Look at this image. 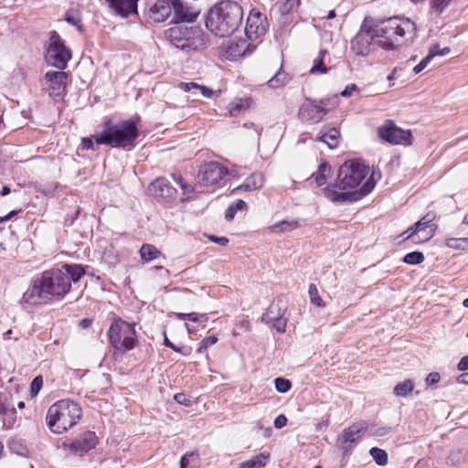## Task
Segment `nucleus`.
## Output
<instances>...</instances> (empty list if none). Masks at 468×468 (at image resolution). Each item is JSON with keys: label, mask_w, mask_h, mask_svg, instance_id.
Returning <instances> with one entry per match:
<instances>
[{"label": "nucleus", "mask_w": 468, "mask_h": 468, "mask_svg": "<svg viewBox=\"0 0 468 468\" xmlns=\"http://www.w3.org/2000/svg\"><path fill=\"white\" fill-rule=\"evenodd\" d=\"M243 21V9L239 4L224 0L215 4L207 12L205 26L208 31L218 37L233 35Z\"/></svg>", "instance_id": "nucleus-3"}, {"label": "nucleus", "mask_w": 468, "mask_h": 468, "mask_svg": "<svg viewBox=\"0 0 468 468\" xmlns=\"http://www.w3.org/2000/svg\"><path fill=\"white\" fill-rule=\"evenodd\" d=\"M340 132L335 127L324 126L321 129L317 141L324 143L330 149L335 148L339 144Z\"/></svg>", "instance_id": "nucleus-24"}, {"label": "nucleus", "mask_w": 468, "mask_h": 468, "mask_svg": "<svg viewBox=\"0 0 468 468\" xmlns=\"http://www.w3.org/2000/svg\"><path fill=\"white\" fill-rule=\"evenodd\" d=\"M326 53V50L320 51L319 58L314 59V65L310 69L311 74H324L328 71V69L324 64V57Z\"/></svg>", "instance_id": "nucleus-30"}, {"label": "nucleus", "mask_w": 468, "mask_h": 468, "mask_svg": "<svg viewBox=\"0 0 468 468\" xmlns=\"http://www.w3.org/2000/svg\"><path fill=\"white\" fill-rule=\"evenodd\" d=\"M65 20L72 25V26H76L78 27V29L80 31H81V25H80V18L78 16H73V15H70L69 13H66V16H65Z\"/></svg>", "instance_id": "nucleus-49"}, {"label": "nucleus", "mask_w": 468, "mask_h": 468, "mask_svg": "<svg viewBox=\"0 0 468 468\" xmlns=\"http://www.w3.org/2000/svg\"><path fill=\"white\" fill-rule=\"evenodd\" d=\"M233 209L237 212L239 210H242V209H245L247 207V204L245 201L241 200V199H238L236 200V202L232 205H230Z\"/></svg>", "instance_id": "nucleus-60"}, {"label": "nucleus", "mask_w": 468, "mask_h": 468, "mask_svg": "<svg viewBox=\"0 0 468 468\" xmlns=\"http://www.w3.org/2000/svg\"><path fill=\"white\" fill-rule=\"evenodd\" d=\"M457 368L460 371H465L468 370V356H465L461 358L457 365Z\"/></svg>", "instance_id": "nucleus-57"}, {"label": "nucleus", "mask_w": 468, "mask_h": 468, "mask_svg": "<svg viewBox=\"0 0 468 468\" xmlns=\"http://www.w3.org/2000/svg\"><path fill=\"white\" fill-rule=\"evenodd\" d=\"M378 135L381 139L392 144L410 145L412 144L410 131L399 128L391 121H387L383 126L378 128Z\"/></svg>", "instance_id": "nucleus-13"}, {"label": "nucleus", "mask_w": 468, "mask_h": 468, "mask_svg": "<svg viewBox=\"0 0 468 468\" xmlns=\"http://www.w3.org/2000/svg\"><path fill=\"white\" fill-rule=\"evenodd\" d=\"M436 53V48L432 51H429V54L424 58H422V60L419 64H417L414 67V73L419 74L420 72H421L428 66L430 61L435 57Z\"/></svg>", "instance_id": "nucleus-38"}, {"label": "nucleus", "mask_w": 468, "mask_h": 468, "mask_svg": "<svg viewBox=\"0 0 468 468\" xmlns=\"http://www.w3.org/2000/svg\"><path fill=\"white\" fill-rule=\"evenodd\" d=\"M173 6V0H157L149 9L147 20L153 24L166 21L172 17Z\"/></svg>", "instance_id": "nucleus-18"}, {"label": "nucleus", "mask_w": 468, "mask_h": 468, "mask_svg": "<svg viewBox=\"0 0 468 468\" xmlns=\"http://www.w3.org/2000/svg\"><path fill=\"white\" fill-rule=\"evenodd\" d=\"M244 108L242 100H238L231 102L229 106V112L230 115L236 116Z\"/></svg>", "instance_id": "nucleus-46"}, {"label": "nucleus", "mask_w": 468, "mask_h": 468, "mask_svg": "<svg viewBox=\"0 0 468 468\" xmlns=\"http://www.w3.org/2000/svg\"><path fill=\"white\" fill-rule=\"evenodd\" d=\"M106 2L122 17H127L131 14H137L138 0H106Z\"/></svg>", "instance_id": "nucleus-23"}, {"label": "nucleus", "mask_w": 468, "mask_h": 468, "mask_svg": "<svg viewBox=\"0 0 468 468\" xmlns=\"http://www.w3.org/2000/svg\"><path fill=\"white\" fill-rule=\"evenodd\" d=\"M308 293L310 296V301L313 304H314L318 307L324 306V303L323 299L321 298V296L319 295L317 287L314 283H311L309 285Z\"/></svg>", "instance_id": "nucleus-34"}, {"label": "nucleus", "mask_w": 468, "mask_h": 468, "mask_svg": "<svg viewBox=\"0 0 468 468\" xmlns=\"http://www.w3.org/2000/svg\"><path fill=\"white\" fill-rule=\"evenodd\" d=\"M174 399L181 405L188 406L190 405L191 399L188 396L184 393H177L174 396Z\"/></svg>", "instance_id": "nucleus-50"}, {"label": "nucleus", "mask_w": 468, "mask_h": 468, "mask_svg": "<svg viewBox=\"0 0 468 468\" xmlns=\"http://www.w3.org/2000/svg\"><path fill=\"white\" fill-rule=\"evenodd\" d=\"M81 417V408L75 402L63 399L53 404L48 410L47 422L55 433L66 431Z\"/></svg>", "instance_id": "nucleus-6"}, {"label": "nucleus", "mask_w": 468, "mask_h": 468, "mask_svg": "<svg viewBox=\"0 0 468 468\" xmlns=\"http://www.w3.org/2000/svg\"><path fill=\"white\" fill-rule=\"evenodd\" d=\"M375 186L369 166L360 160H348L339 167L335 183L325 186L323 193L335 203L354 202L368 195Z\"/></svg>", "instance_id": "nucleus-1"}, {"label": "nucleus", "mask_w": 468, "mask_h": 468, "mask_svg": "<svg viewBox=\"0 0 468 468\" xmlns=\"http://www.w3.org/2000/svg\"><path fill=\"white\" fill-rule=\"evenodd\" d=\"M268 457V454L265 455L263 453H261L259 455L254 456L250 460L242 463L239 465V468H263L266 465V460Z\"/></svg>", "instance_id": "nucleus-27"}, {"label": "nucleus", "mask_w": 468, "mask_h": 468, "mask_svg": "<svg viewBox=\"0 0 468 468\" xmlns=\"http://www.w3.org/2000/svg\"><path fill=\"white\" fill-rule=\"evenodd\" d=\"M197 90H199L202 93V95L206 98H211L213 95V90L206 86H202L198 84V87H197Z\"/></svg>", "instance_id": "nucleus-58"}, {"label": "nucleus", "mask_w": 468, "mask_h": 468, "mask_svg": "<svg viewBox=\"0 0 468 468\" xmlns=\"http://www.w3.org/2000/svg\"><path fill=\"white\" fill-rule=\"evenodd\" d=\"M380 47V39L375 28L367 19L351 40V50L357 56L366 57Z\"/></svg>", "instance_id": "nucleus-9"}, {"label": "nucleus", "mask_w": 468, "mask_h": 468, "mask_svg": "<svg viewBox=\"0 0 468 468\" xmlns=\"http://www.w3.org/2000/svg\"><path fill=\"white\" fill-rule=\"evenodd\" d=\"M380 39V48L386 50L411 42L416 37V26L409 18L394 16L373 26Z\"/></svg>", "instance_id": "nucleus-4"}, {"label": "nucleus", "mask_w": 468, "mask_h": 468, "mask_svg": "<svg viewBox=\"0 0 468 468\" xmlns=\"http://www.w3.org/2000/svg\"><path fill=\"white\" fill-rule=\"evenodd\" d=\"M197 87H198V84L196 82H180L178 84V88L186 92H189L194 89L197 90Z\"/></svg>", "instance_id": "nucleus-51"}, {"label": "nucleus", "mask_w": 468, "mask_h": 468, "mask_svg": "<svg viewBox=\"0 0 468 468\" xmlns=\"http://www.w3.org/2000/svg\"><path fill=\"white\" fill-rule=\"evenodd\" d=\"M173 178L180 185L184 195H189L194 191V187L191 185L184 182L180 175L173 174Z\"/></svg>", "instance_id": "nucleus-41"}, {"label": "nucleus", "mask_w": 468, "mask_h": 468, "mask_svg": "<svg viewBox=\"0 0 468 468\" xmlns=\"http://www.w3.org/2000/svg\"><path fill=\"white\" fill-rule=\"evenodd\" d=\"M176 317L179 320H189L192 322H199V321H207V315L206 314H199L197 313H189V314H184V313H176L175 314Z\"/></svg>", "instance_id": "nucleus-36"}, {"label": "nucleus", "mask_w": 468, "mask_h": 468, "mask_svg": "<svg viewBox=\"0 0 468 468\" xmlns=\"http://www.w3.org/2000/svg\"><path fill=\"white\" fill-rule=\"evenodd\" d=\"M275 389L279 393H286L292 388V383L289 379L283 378H277L274 379Z\"/></svg>", "instance_id": "nucleus-37"}, {"label": "nucleus", "mask_w": 468, "mask_h": 468, "mask_svg": "<svg viewBox=\"0 0 468 468\" xmlns=\"http://www.w3.org/2000/svg\"><path fill=\"white\" fill-rule=\"evenodd\" d=\"M331 176V166L328 163L323 162L318 166V170L316 173L312 175V178H314V181L318 186H323L326 183L328 177Z\"/></svg>", "instance_id": "nucleus-26"}, {"label": "nucleus", "mask_w": 468, "mask_h": 468, "mask_svg": "<svg viewBox=\"0 0 468 468\" xmlns=\"http://www.w3.org/2000/svg\"><path fill=\"white\" fill-rule=\"evenodd\" d=\"M228 173L227 168L217 162H209L200 166L197 182L205 186L217 185Z\"/></svg>", "instance_id": "nucleus-15"}, {"label": "nucleus", "mask_w": 468, "mask_h": 468, "mask_svg": "<svg viewBox=\"0 0 468 468\" xmlns=\"http://www.w3.org/2000/svg\"><path fill=\"white\" fill-rule=\"evenodd\" d=\"M287 424V418L281 414L277 416L274 420V427L276 429H282Z\"/></svg>", "instance_id": "nucleus-52"}, {"label": "nucleus", "mask_w": 468, "mask_h": 468, "mask_svg": "<svg viewBox=\"0 0 468 468\" xmlns=\"http://www.w3.org/2000/svg\"><path fill=\"white\" fill-rule=\"evenodd\" d=\"M171 23L182 24L194 22L199 12L186 5L182 0H173Z\"/></svg>", "instance_id": "nucleus-21"}, {"label": "nucleus", "mask_w": 468, "mask_h": 468, "mask_svg": "<svg viewBox=\"0 0 468 468\" xmlns=\"http://www.w3.org/2000/svg\"><path fill=\"white\" fill-rule=\"evenodd\" d=\"M370 454L378 465L383 466L388 463V453L384 450L373 447L370 450Z\"/></svg>", "instance_id": "nucleus-32"}, {"label": "nucleus", "mask_w": 468, "mask_h": 468, "mask_svg": "<svg viewBox=\"0 0 468 468\" xmlns=\"http://www.w3.org/2000/svg\"><path fill=\"white\" fill-rule=\"evenodd\" d=\"M164 345L167 347H170L171 349H173L176 352H179V348L176 347L173 343H171L166 336L165 337Z\"/></svg>", "instance_id": "nucleus-64"}, {"label": "nucleus", "mask_w": 468, "mask_h": 468, "mask_svg": "<svg viewBox=\"0 0 468 468\" xmlns=\"http://www.w3.org/2000/svg\"><path fill=\"white\" fill-rule=\"evenodd\" d=\"M287 310V303L282 298H277L273 301L267 311L262 314L261 321L266 324H271V321L284 316Z\"/></svg>", "instance_id": "nucleus-22"}, {"label": "nucleus", "mask_w": 468, "mask_h": 468, "mask_svg": "<svg viewBox=\"0 0 468 468\" xmlns=\"http://www.w3.org/2000/svg\"><path fill=\"white\" fill-rule=\"evenodd\" d=\"M264 177L262 174L255 173L248 177L244 183L239 186L236 190L253 191L262 187Z\"/></svg>", "instance_id": "nucleus-25"}, {"label": "nucleus", "mask_w": 468, "mask_h": 468, "mask_svg": "<svg viewBox=\"0 0 468 468\" xmlns=\"http://www.w3.org/2000/svg\"><path fill=\"white\" fill-rule=\"evenodd\" d=\"M148 191L153 197L166 202L173 200L177 193L176 189L164 177H159L152 182L148 186Z\"/></svg>", "instance_id": "nucleus-20"}, {"label": "nucleus", "mask_w": 468, "mask_h": 468, "mask_svg": "<svg viewBox=\"0 0 468 468\" xmlns=\"http://www.w3.org/2000/svg\"><path fill=\"white\" fill-rule=\"evenodd\" d=\"M367 423L365 421H359L353 423L348 428L345 429L342 433V437L339 439L341 441V449L345 452H348L352 449V444L356 443L367 430Z\"/></svg>", "instance_id": "nucleus-19"}, {"label": "nucleus", "mask_w": 468, "mask_h": 468, "mask_svg": "<svg viewBox=\"0 0 468 468\" xmlns=\"http://www.w3.org/2000/svg\"><path fill=\"white\" fill-rule=\"evenodd\" d=\"M45 79L49 82V96L55 101L61 100L66 91L68 74L63 71V69H59L58 71H48L45 74Z\"/></svg>", "instance_id": "nucleus-16"}, {"label": "nucleus", "mask_w": 468, "mask_h": 468, "mask_svg": "<svg viewBox=\"0 0 468 468\" xmlns=\"http://www.w3.org/2000/svg\"><path fill=\"white\" fill-rule=\"evenodd\" d=\"M276 8L278 9L279 13L282 16H285L290 13L293 6V1L292 0H281L276 3Z\"/></svg>", "instance_id": "nucleus-39"}, {"label": "nucleus", "mask_w": 468, "mask_h": 468, "mask_svg": "<svg viewBox=\"0 0 468 468\" xmlns=\"http://www.w3.org/2000/svg\"><path fill=\"white\" fill-rule=\"evenodd\" d=\"M268 27L266 16L252 10L247 17L245 35L250 41H259L266 34Z\"/></svg>", "instance_id": "nucleus-14"}, {"label": "nucleus", "mask_w": 468, "mask_h": 468, "mask_svg": "<svg viewBox=\"0 0 468 468\" xmlns=\"http://www.w3.org/2000/svg\"><path fill=\"white\" fill-rule=\"evenodd\" d=\"M98 443V437L95 432L88 431L80 434L69 444V450L78 455H83L95 448Z\"/></svg>", "instance_id": "nucleus-17"}, {"label": "nucleus", "mask_w": 468, "mask_h": 468, "mask_svg": "<svg viewBox=\"0 0 468 468\" xmlns=\"http://www.w3.org/2000/svg\"><path fill=\"white\" fill-rule=\"evenodd\" d=\"M440 375L437 372L430 373L426 378V383L428 385H434L437 384L440 381Z\"/></svg>", "instance_id": "nucleus-53"}, {"label": "nucleus", "mask_w": 468, "mask_h": 468, "mask_svg": "<svg viewBox=\"0 0 468 468\" xmlns=\"http://www.w3.org/2000/svg\"><path fill=\"white\" fill-rule=\"evenodd\" d=\"M326 101L320 100L319 101L305 98L299 109V118L303 122H309L312 123H318L327 113L324 106Z\"/></svg>", "instance_id": "nucleus-12"}, {"label": "nucleus", "mask_w": 468, "mask_h": 468, "mask_svg": "<svg viewBox=\"0 0 468 468\" xmlns=\"http://www.w3.org/2000/svg\"><path fill=\"white\" fill-rule=\"evenodd\" d=\"M235 214H236V211L233 209V207L231 206H229L225 212V218L228 221H230L231 219H233Z\"/></svg>", "instance_id": "nucleus-61"}, {"label": "nucleus", "mask_w": 468, "mask_h": 468, "mask_svg": "<svg viewBox=\"0 0 468 468\" xmlns=\"http://www.w3.org/2000/svg\"><path fill=\"white\" fill-rule=\"evenodd\" d=\"M356 84H351V85H348L346 87V89L341 91V95L343 97H349L352 95L353 91L356 90Z\"/></svg>", "instance_id": "nucleus-59"}, {"label": "nucleus", "mask_w": 468, "mask_h": 468, "mask_svg": "<svg viewBox=\"0 0 468 468\" xmlns=\"http://www.w3.org/2000/svg\"><path fill=\"white\" fill-rule=\"evenodd\" d=\"M413 390V383L410 379H406L395 386L393 393L398 397H405Z\"/></svg>", "instance_id": "nucleus-31"}, {"label": "nucleus", "mask_w": 468, "mask_h": 468, "mask_svg": "<svg viewBox=\"0 0 468 468\" xmlns=\"http://www.w3.org/2000/svg\"><path fill=\"white\" fill-rule=\"evenodd\" d=\"M296 228H298V222L296 220H282L272 225L270 229L272 232L281 233L295 229Z\"/></svg>", "instance_id": "nucleus-29"}, {"label": "nucleus", "mask_w": 468, "mask_h": 468, "mask_svg": "<svg viewBox=\"0 0 468 468\" xmlns=\"http://www.w3.org/2000/svg\"><path fill=\"white\" fill-rule=\"evenodd\" d=\"M138 136L136 122L129 119L113 125L107 124L101 133L94 135V140L97 145L106 144L113 148L131 150Z\"/></svg>", "instance_id": "nucleus-5"}, {"label": "nucleus", "mask_w": 468, "mask_h": 468, "mask_svg": "<svg viewBox=\"0 0 468 468\" xmlns=\"http://www.w3.org/2000/svg\"><path fill=\"white\" fill-rule=\"evenodd\" d=\"M423 261H424V255L422 252H420V251H413V252L407 253L403 258V261L405 263L411 264V265L420 264Z\"/></svg>", "instance_id": "nucleus-35"}, {"label": "nucleus", "mask_w": 468, "mask_h": 468, "mask_svg": "<svg viewBox=\"0 0 468 468\" xmlns=\"http://www.w3.org/2000/svg\"><path fill=\"white\" fill-rule=\"evenodd\" d=\"M172 45L183 51L197 50L206 45L204 36L197 29L180 24L165 32Z\"/></svg>", "instance_id": "nucleus-8"}, {"label": "nucleus", "mask_w": 468, "mask_h": 468, "mask_svg": "<svg viewBox=\"0 0 468 468\" xmlns=\"http://www.w3.org/2000/svg\"><path fill=\"white\" fill-rule=\"evenodd\" d=\"M452 0H431V6L433 11L441 13L451 3Z\"/></svg>", "instance_id": "nucleus-43"}, {"label": "nucleus", "mask_w": 468, "mask_h": 468, "mask_svg": "<svg viewBox=\"0 0 468 468\" xmlns=\"http://www.w3.org/2000/svg\"><path fill=\"white\" fill-rule=\"evenodd\" d=\"M10 404L8 403L7 396L0 393V415L6 414L9 410Z\"/></svg>", "instance_id": "nucleus-48"}, {"label": "nucleus", "mask_w": 468, "mask_h": 468, "mask_svg": "<svg viewBox=\"0 0 468 468\" xmlns=\"http://www.w3.org/2000/svg\"><path fill=\"white\" fill-rule=\"evenodd\" d=\"M134 324L114 319L108 330L110 346L121 354L133 350L138 344Z\"/></svg>", "instance_id": "nucleus-7"}, {"label": "nucleus", "mask_w": 468, "mask_h": 468, "mask_svg": "<svg viewBox=\"0 0 468 468\" xmlns=\"http://www.w3.org/2000/svg\"><path fill=\"white\" fill-rule=\"evenodd\" d=\"M84 274L85 270L80 264H64L59 269L46 271L24 292L22 300L32 305L60 300L70 291L71 282H79Z\"/></svg>", "instance_id": "nucleus-2"}, {"label": "nucleus", "mask_w": 468, "mask_h": 468, "mask_svg": "<svg viewBox=\"0 0 468 468\" xmlns=\"http://www.w3.org/2000/svg\"><path fill=\"white\" fill-rule=\"evenodd\" d=\"M160 251L151 244H144L140 249V255L144 261H150L158 257Z\"/></svg>", "instance_id": "nucleus-28"}, {"label": "nucleus", "mask_w": 468, "mask_h": 468, "mask_svg": "<svg viewBox=\"0 0 468 468\" xmlns=\"http://www.w3.org/2000/svg\"><path fill=\"white\" fill-rule=\"evenodd\" d=\"M390 431H391V428L390 427H381V428L376 429L372 432V434L375 435V436L382 437V436H385V435L388 434Z\"/></svg>", "instance_id": "nucleus-55"}, {"label": "nucleus", "mask_w": 468, "mask_h": 468, "mask_svg": "<svg viewBox=\"0 0 468 468\" xmlns=\"http://www.w3.org/2000/svg\"><path fill=\"white\" fill-rule=\"evenodd\" d=\"M208 238L211 241L218 243L220 246H227L229 244V239L226 237L209 236Z\"/></svg>", "instance_id": "nucleus-56"}, {"label": "nucleus", "mask_w": 468, "mask_h": 468, "mask_svg": "<svg viewBox=\"0 0 468 468\" xmlns=\"http://www.w3.org/2000/svg\"><path fill=\"white\" fill-rule=\"evenodd\" d=\"M71 58V51L57 31H51L46 53L47 62L58 69H64Z\"/></svg>", "instance_id": "nucleus-10"}, {"label": "nucleus", "mask_w": 468, "mask_h": 468, "mask_svg": "<svg viewBox=\"0 0 468 468\" xmlns=\"http://www.w3.org/2000/svg\"><path fill=\"white\" fill-rule=\"evenodd\" d=\"M271 324H272L273 328L279 333H284L286 331L287 319L284 318V316L271 321Z\"/></svg>", "instance_id": "nucleus-44"}, {"label": "nucleus", "mask_w": 468, "mask_h": 468, "mask_svg": "<svg viewBox=\"0 0 468 468\" xmlns=\"http://www.w3.org/2000/svg\"><path fill=\"white\" fill-rule=\"evenodd\" d=\"M284 82H285V77L282 76V74L279 72L268 81V84L271 88H277L279 86L283 85Z\"/></svg>", "instance_id": "nucleus-45"}, {"label": "nucleus", "mask_w": 468, "mask_h": 468, "mask_svg": "<svg viewBox=\"0 0 468 468\" xmlns=\"http://www.w3.org/2000/svg\"><path fill=\"white\" fill-rule=\"evenodd\" d=\"M447 247L455 250H465L468 247L467 238H449L445 240Z\"/></svg>", "instance_id": "nucleus-33"}, {"label": "nucleus", "mask_w": 468, "mask_h": 468, "mask_svg": "<svg viewBox=\"0 0 468 468\" xmlns=\"http://www.w3.org/2000/svg\"><path fill=\"white\" fill-rule=\"evenodd\" d=\"M193 453H186L181 457L180 460V468H186L188 465V456H192Z\"/></svg>", "instance_id": "nucleus-62"}, {"label": "nucleus", "mask_w": 468, "mask_h": 468, "mask_svg": "<svg viewBox=\"0 0 468 468\" xmlns=\"http://www.w3.org/2000/svg\"><path fill=\"white\" fill-rule=\"evenodd\" d=\"M216 335H209L205 337L200 343L197 350V353H203L208 346L215 345L218 342Z\"/></svg>", "instance_id": "nucleus-40"}, {"label": "nucleus", "mask_w": 468, "mask_h": 468, "mask_svg": "<svg viewBox=\"0 0 468 468\" xmlns=\"http://www.w3.org/2000/svg\"><path fill=\"white\" fill-rule=\"evenodd\" d=\"M435 217L434 212H428L402 234L407 235L405 239H411L414 243L429 240L433 236L434 229L431 222Z\"/></svg>", "instance_id": "nucleus-11"}, {"label": "nucleus", "mask_w": 468, "mask_h": 468, "mask_svg": "<svg viewBox=\"0 0 468 468\" xmlns=\"http://www.w3.org/2000/svg\"><path fill=\"white\" fill-rule=\"evenodd\" d=\"M93 139H94V135L92 137L82 138V140H81L82 149L92 150V151L97 150L99 145H97V144H94Z\"/></svg>", "instance_id": "nucleus-47"}, {"label": "nucleus", "mask_w": 468, "mask_h": 468, "mask_svg": "<svg viewBox=\"0 0 468 468\" xmlns=\"http://www.w3.org/2000/svg\"><path fill=\"white\" fill-rule=\"evenodd\" d=\"M43 385V378L41 376H37L31 382L30 393L32 397H36Z\"/></svg>", "instance_id": "nucleus-42"}, {"label": "nucleus", "mask_w": 468, "mask_h": 468, "mask_svg": "<svg viewBox=\"0 0 468 468\" xmlns=\"http://www.w3.org/2000/svg\"><path fill=\"white\" fill-rule=\"evenodd\" d=\"M435 48H436V51H437L435 56H444L450 52V48L445 47V48H441V47L438 44L431 47L430 51H432Z\"/></svg>", "instance_id": "nucleus-54"}, {"label": "nucleus", "mask_w": 468, "mask_h": 468, "mask_svg": "<svg viewBox=\"0 0 468 468\" xmlns=\"http://www.w3.org/2000/svg\"><path fill=\"white\" fill-rule=\"evenodd\" d=\"M457 382L468 385V373H463L457 377Z\"/></svg>", "instance_id": "nucleus-63"}]
</instances>
